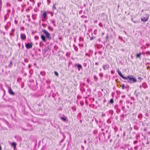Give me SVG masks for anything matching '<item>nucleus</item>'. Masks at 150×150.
Instances as JSON below:
<instances>
[{
	"instance_id": "obj_15",
	"label": "nucleus",
	"mask_w": 150,
	"mask_h": 150,
	"mask_svg": "<svg viewBox=\"0 0 150 150\" xmlns=\"http://www.w3.org/2000/svg\"><path fill=\"white\" fill-rule=\"evenodd\" d=\"M12 61H11L10 62V64L8 65V67H12Z\"/></svg>"
},
{
	"instance_id": "obj_32",
	"label": "nucleus",
	"mask_w": 150,
	"mask_h": 150,
	"mask_svg": "<svg viewBox=\"0 0 150 150\" xmlns=\"http://www.w3.org/2000/svg\"><path fill=\"white\" fill-rule=\"evenodd\" d=\"M6 6H11V5L10 3H6Z\"/></svg>"
},
{
	"instance_id": "obj_40",
	"label": "nucleus",
	"mask_w": 150,
	"mask_h": 150,
	"mask_svg": "<svg viewBox=\"0 0 150 150\" xmlns=\"http://www.w3.org/2000/svg\"><path fill=\"white\" fill-rule=\"evenodd\" d=\"M46 82L48 83H49L51 82V81L49 80H48L46 81Z\"/></svg>"
},
{
	"instance_id": "obj_50",
	"label": "nucleus",
	"mask_w": 150,
	"mask_h": 150,
	"mask_svg": "<svg viewBox=\"0 0 150 150\" xmlns=\"http://www.w3.org/2000/svg\"><path fill=\"white\" fill-rule=\"evenodd\" d=\"M85 55L86 56H90V55H89V54L88 53H86L85 54Z\"/></svg>"
},
{
	"instance_id": "obj_34",
	"label": "nucleus",
	"mask_w": 150,
	"mask_h": 150,
	"mask_svg": "<svg viewBox=\"0 0 150 150\" xmlns=\"http://www.w3.org/2000/svg\"><path fill=\"white\" fill-rule=\"evenodd\" d=\"M97 133V130H94L93 131V133L94 134H96Z\"/></svg>"
},
{
	"instance_id": "obj_46",
	"label": "nucleus",
	"mask_w": 150,
	"mask_h": 150,
	"mask_svg": "<svg viewBox=\"0 0 150 150\" xmlns=\"http://www.w3.org/2000/svg\"><path fill=\"white\" fill-rule=\"evenodd\" d=\"M98 53H99V54H100V55H101V54L102 53V52L101 51H98Z\"/></svg>"
},
{
	"instance_id": "obj_48",
	"label": "nucleus",
	"mask_w": 150,
	"mask_h": 150,
	"mask_svg": "<svg viewBox=\"0 0 150 150\" xmlns=\"http://www.w3.org/2000/svg\"><path fill=\"white\" fill-rule=\"evenodd\" d=\"M24 61L25 62H28V60L27 59H24Z\"/></svg>"
},
{
	"instance_id": "obj_30",
	"label": "nucleus",
	"mask_w": 150,
	"mask_h": 150,
	"mask_svg": "<svg viewBox=\"0 0 150 150\" xmlns=\"http://www.w3.org/2000/svg\"><path fill=\"white\" fill-rule=\"evenodd\" d=\"M99 76L101 77H103V73H100V74H99Z\"/></svg>"
},
{
	"instance_id": "obj_35",
	"label": "nucleus",
	"mask_w": 150,
	"mask_h": 150,
	"mask_svg": "<svg viewBox=\"0 0 150 150\" xmlns=\"http://www.w3.org/2000/svg\"><path fill=\"white\" fill-rule=\"evenodd\" d=\"M138 142L137 140L133 142L134 144H135L137 143Z\"/></svg>"
},
{
	"instance_id": "obj_11",
	"label": "nucleus",
	"mask_w": 150,
	"mask_h": 150,
	"mask_svg": "<svg viewBox=\"0 0 150 150\" xmlns=\"http://www.w3.org/2000/svg\"><path fill=\"white\" fill-rule=\"evenodd\" d=\"M47 16V14L46 12V11H44L43 12L42 16V17L45 19H46V17Z\"/></svg>"
},
{
	"instance_id": "obj_55",
	"label": "nucleus",
	"mask_w": 150,
	"mask_h": 150,
	"mask_svg": "<svg viewBox=\"0 0 150 150\" xmlns=\"http://www.w3.org/2000/svg\"><path fill=\"white\" fill-rule=\"evenodd\" d=\"M111 72L112 74H113L114 73V71H111Z\"/></svg>"
},
{
	"instance_id": "obj_1",
	"label": "nucleus",
	"mask_w": 150,
	"mask_h": 150,
	"mask_svg": "<svg viewBox=\"0 0 150 150\" xmlns=\"http://www.w3.org/2000/svg\"><path fill=\"white\" fill-rule=\"evenodd\" d=\"M42 32L45 35V36L43 34L41 35V38L43 42H45L47 41V39L49 40H50L52 39L50 34L46 30L43 29L42 30Z\"/></svg>"
},
{
	"instance_id": "obj_64",
	"label": "nucleus",
	"mask_w": 150,
	"mask_h": 150,
	"mask_svg": "<svg viewBox=\"0 0 150 150\" xmlns=\"http://www.w3.org/2000/svg\"><path fill=\"white\" fill-rule=\"evenodd\" d=\"M24 27H23L22 28V30H23L24 29Z\"/></svg>"
},
{
	"instance_id": "obj_24",
	"label": "nucleus",
	"mask_w": 150,
	"mask_h": 150,
	"mask_svg": "<svg viewBox=\"0 0 150 150\" xmlns=\"http://www.w3.org/2000/svg\"><path fill=\"white\" fill-rule=\"evenodd\" d=\"M83 38L82 37H80L79 40L80 41H83Z\"/></svg>"
},
{
	"instance_id": "obj_4",
	"label": "nucleus",
	"mask_w": 150,
	"mask_h": 150,
	"mask_svg": "<svg viewBox=\"0 0 150 150\" xmlns=\"http://www.w3.org/2000/svg\"><path fill=\"white\" fill-rule=\"evenodd\" d=\"M146 17H144L141 18V20L142 21L145 22L147 21L148 20L149 15L148 14H146Z\"/></svg>"
},
{
	"instance_id": "obj_26",
	"label": "nucleus",
	"mask_w": 150,
	"mask_h": 150,
	"mask_svg": "<svg viewBox=\"0 0 150 150\" xmlns=\"http://www.w3.org/2000/svg\"><path fill=\"white\" fill-rule=\"evenodd\" d=\"M53 9H56V7L55 5L54 4H53Z\"/></svg>"
},
{
	"instance_id": "obj_56",
	"label": "nucleus",
	"mask_w": 150,
	"mask_h": 150,
	"mask_svg": "<svg viewBox=\"0 0 150 150\" xmlns=\"http://www.w3.org/2000/svg\"><path fill=\"white\" fill-rule=\"evenodd\" d=\"M124 116V115H121V117H123Z\"/></svg>"
},
{
	"instance_id": "obj_28",
	"label": "nucleus",
	"mask_w": 150,
	"mask_h": 150,
	"mask_svg": "<svg viewBox=\"0 0 150 150\" xmlns=\"http://www.w3.org/2000/svg\"><path fill=\"white\" fill-rule=\"evenodd\" d=\"M138 148V146H137L134 147V148L135 150H137Z\"/></svg>"
},
{
	"instance_id": "obj_8",
	"label": "nucleus",
	"mask_w": 150,
	"mask_h": 150,
	"mask_svg": "<svg viewBox=\"0 0 150 150\" xmlns=\"http://www.w3.org/2000/svg\"><path fill=\"white\" fill-rule=\"evenodd\" d=\"M21 39L23 40H25L26 39V36L24 34L21 33L20 35Z\"/></svg>"
},
{
	"instance_id": "obj_63",
	"label": "nucleus",
	"mask_w": 150,
	"mask_h": 150,
	"mask_svg": "<svg viewBox=\"0 0 150 150\" xmlns=\"http://www.w3.org/2000/svg\"><path fill=\"white\" fill-rule=\"evenodd\" d=\"M33 15H32V17L33 18V19H35V18H34L33 17Z\"/></svg>"
},
{
	"instance_id": "obj_33",
	"label": "nucleus",
	"mask_w": 150,
	"mask_h": 150,
	"mask_svg": "<svg viewBox=\"0 0 150 150\" xmlns=\"http://www.w3.org/2000/svg\"><path fill=\"white\" fill-rule=\"evenodd\" d=\"M118 38H119V39L121 40V41H123V38H122L121 36H119Z\"/></svg>"
},
{
	"instance_id": "obj_16",
	"label": "nucleus",
	"mask_w": 150,
	"mask_h": 150,
	"mask_svg": "<svg viewBox=\"0 0 150 150\" xmlns=\"http://www.w3.org/2000/svg\"><path fill=\"white\" fill-rule=\"evenodd\" d=\"M141 55V53H139V54H137L136 55V57L137 58H139L140 57Z\"/></svg>"
},
{
	"instance_id": "obj_19",
	"label": "nucleus",
	"mask_w": 150,
	"mask_h": 150,
	"mask_svg": "<svg viewBox=\"0 0 150 150\" xmlns=\"http://www.w3.org/2000/svg\"><path fill=\"white\" fill-rule=\"evenodd\" d=\"M122 89H124L125 88H127V87L125 86L124 84H123L122 86Z\"/></svg>"
},
{
	"instance_id": "obj_7",
	"label": "nucleus",
	"mask_w": 150,
	"mask_h": 150,
	"mask_svg": "<svg viewBox=\"0 0 150 150\" xmlns=\"http://www.w3.org/2000/svg\"><path fill=\"white\" fill-rule=\"evenodd\" d=\"M120 150L121 149H123L124 150H129V147L127 145H125L122 147H120Z\"/></svg>"
},
{
	"instance_id": "obj_9",
	"label": "nucleus",
	"mask_w": 150,
	"mask_h": 150,
	"mask_svg": "<svg viewBox=\"0 0 150 150\" xmlns=\"http://www.w3.org/2000/svg\"><path fill=\"white\" fill-rule=\"evenodd\" d=\"M75 66L78 68V71H79L81 69H82V67L81 64H76Z\"/></svg>"
},
{
	"instance_id": "obj_31",
	"label": "nucleus",
	"mask_w": 150,
	"mask_h": 150,
	"mask_svg": "<svg viewBox=\"0 0 150 150\" xmlns=\"http://www.w3.org/2000/svg\"><path fill=\"white\" fill-rule=\"evenodd\" d=\"M145 116L146 117H148L149 116V113H146L145 114Z\"/></svg>"
},
{
	"instance_id": "obj_27",
	"label": "nucleus",
	"mask_w": 150,
	"mask_h": 150,
	"mask_svg": "<svg viewBox=\"0 0 150 150\" xmlns=\"http://www.w3.org/2000/svg\"><path fill=\"white\" fill-rule=\"evenodd\" d=\"M2 90L4 92V94L3 95V96H4L5 95V90L3 88H2Z\"/></svg>"
},
{
	"instance_id": "obj_38",
	"label": "nucleus",
	"mask_w": 150,
	"mask_h": 150,
	"mask_svg": "<svg viewBox=\"0 0 150 150\" xmlns=\"http://www.w3.org/2000/svg\"><path fill=\"white\" fill-rule=\"evenodd\" d=\"M81 148L82 149V150H84V146L82 145L81 146Z\"/></svg>"
},
{
	"instance_id": "obj_45",
	"label": "nucleus",
	"mask_w": 150,
	"mask_h": 150,
	"mask_svg": "<svg viewBox=\"0 0 150 150\" xmlns=\"http://www.w3.org/2000/svg\"><path fill=\"white\" fill-rule=\"evenodd\" d=\"M7 18L6 17V15L4 16V21H5L7 19Z\"/></svg>"
},
{
	"instance_id": "obj_14",
	"label": "nucleus",
	"mask_w": 150,
	"mask_h": 150,
	"mask_svg": "<svg viewBox=\"0 0 150 150\" xmlns=\"http://www.w3.org/2000/svg\"><path fill=\"white\" fill-rule=\"evenodd\" d=\"M73 46L74 47V49L76 51H77L78 50V47L76 46H75L74 45Z\"/></svg>"
},
{
	"instance_id": "obj_13",
	"label": "nucleus",
	"mask_w": 150,
	"mask_h": 150,
	"mask_svg": "<svg viewBox=\"0 0 150 150\" xmlns=\"http://www.w3.org/2000/svg\"><path fill=\"white\" fill-rule=\"evenodd\" d=\"M61 119L63 121H64V122H65L66 121L67 118L66 117H61Z\"/></svg>"
},
{
	"instance_id": "obj_6",
	"label": "nucleus",
	"mask_w": 150,
	"mask_h": 150,
	"mask_svg": "<svg viewBox=\"0 0 150 150\" xmlns=\"http://www.w3.org/2000/svg\"><path fill=\"white\" fill-rule=\"evenodd\" d=\"M117 72L119 74V75L122 77V79H127V77L124 76L122 74L121 72L119 70V69H118Z\"/></svg>"
},
{
	"instance_id": "obj_25",
	"label": "nucleus",
	"mask_w": 150,
	"mask_h": 150,
	"mask_svg": "<svg viewBox=\"0 0 150 150\" xmlns=\"http://www.w3.org/2000/svg\"><path fill=\"white\" fill-rule=\"evenodd\" d=\"M95 38V37L93 36L91 37L90 38V40H93Z\"/></svg>"
},
{
	"instance_id": "obj_44",
	"label": "nucleus",
	"mask_w": 150,
	"mask_h": 150,
	"mask_svg": "<svg viewBox=\"0 0 150 150\" xmlns=\"http://www.w3.org/2000/svg\"><path fill=\"white\" fill-rule=\"evenodd\" d=\"M10 36H11V35L14 36V35H13V33H10Z\"/></svg>"
},
{
	"instance_id": "obj_5",
	"label": "nucleus",
	"mask_w": 150,
	"mask_h": 150,
	"mask_svg": "<svg viewBox=\"0 0 150 150\" xmlns=\"http://www.w3.org/2000/svg\"><path fill=\"white\" fill-rule=\"evenodd\" d=\"M8 93L11 95L14 96L15 94V93L13 91L11 88L10 87H8Z\"/></svg>"
},
{
	"instance_id": "obj_3",
	"label": "nucleus",
	"mask_w": 150,
	"mask_h": 150,
	"mask_svg": "<svg viewBox=\"0 0 150 150\" xmlns=\"http://www.w3.org/2000/svg\"><path fill=\"white\" fill-rule=\"evenodd\" d=\"M25 47L28 49H30L32 47L33 43L32 42L28 43H25Z\"/></svg>"
},
{
	"instance_id": "obj_43",
	"label": "nucleus",
	"mask_w": 150,
	"mask_h": 150,
	"mask_svg": "<svg viewBox=\"0 0 150 150\" xmlns=\"http://www.w3.org/2000/svg\"><path fill=\"white\" fill-rule=\"evenodd\" d=\"M99 25L100 26V27H102L103 26V25L101 23H99Z\"/></svg>"
},
{
	"instance_id": "obj_61",
	"label": "nucleus",
	"mask_w": 150,
	"mask_h": 150,
	"mask_svg": "<svg viewBox=\"0 0 150 150\" xmlns=\"http://www.w3.org/2000/svg\"><path fill=\"white\" fill-rule=\"evenodd\" d=\"M64 139H62V140L60 142H63V141L64 140Z\"/></svg>"
},
{
	"instance_id": "obj_47",
	"label": "nucleus",
	"mask_w": 150,
	"mask_h": 150,
	"mask_svg": "<svg viewBox=\"0 0 150 150\" xmlns=\"http://www.w3.org/2000/svg\"><path fill=\"white\" fill-rule=\"evenodd\" d=\"M15 30L14 29H13L11 30V32L13 33V32L15 31Z\"/></svg>"
},
{
	"instance_id": "obj_12",
	"label": "nucleus",
	"mask_w": 150,
	"mask_h": 150,
	"mask_svg": "<svg viewBox=\"0 0 150 150\" xmlns=\"http://www.w3.org/2000/svg\"><path fill=\"white\" fill-rule=\"evenodd\" d=\"M17 144L14 142H13L12 143V145L13 147L14 150H15V148H16V147Z\"/></svg>"
},
{
	"instance_id": "obj_17",
	"label": "nucleus",
	"mask_w": 150,
	"mask_h": 150,
	"mask_svg": "<svg viewBox=\"0 0 150 150\" xmlns=\"http://www.w3.org/2000/svg\"><path fill=\"white\" fill-rule=\"evenodd\" d=\"M109 112L110 114L112 115L114 113V111L113 110H109Z\"/></svg>"
},
{
	"instance_id": "obj_37",
	"label": "nucleus",
	"mask_w": 150,
	"mask_h": 150,
	"mask_svg": "<svg viewBox=\"0 0 150 150\" xmlns=\"http://www.w3.org/2000/svg\"><path fill=\"white\" fill-rule=\"evenodd\" d=\"M146 54H148L149 55H150V52L149 51H147L146 52Z\"/></svg>"
},
{
	"instance_id": "obj_59",
	"label": "nucleus",
	"mask_w": 150,
	"mask_h": 150,
	"mask_svg": "<svg viewBox=\"0 0 150 150\" xmlns=\"http://www.w3.org/2000/svg\"><path fill=\"white\" fill-rule=\"evenodd\" d=\"M74 41L75 42H76V38H74Z\"/></svg>"
},
{
	"instance_id": "obj_62",
	"label": "nucleus",
	"mask_w": 150,
	"mask_h": 150,
	"mask_svg": "<svg viewBox=\"0 0 150 150\" xmlns=\"http://www.w3.org/2000/svg\"><path fill=\"white\" fill-rule=\"evenodd\" d=\"M125 108V107H122V110H124V109Z\"/></svg>"
},
{
	"instance_id": "obj_36",
	"label": "nucleus",
	"mask_w": 150,
	"mask_h": 150,
	"mask_svg": "<svg viewBox=\"0 0 150 150\" xmlns=\"http://www.w3.org/2000/svg\"><path fill=\"white\" fill-rule=\"evenodd\" d=\"M94 79H95L96 80H97V79H98V78L95 75H94Z\"/></svg>"
},
{
	"instance_id": "obj_60",
	"label": "nucleus",
	"mask_w": 150,
	"mask_h": 150,
	"mask_svg": "<svg viewBox=\"0 0 150 150\" xmlns=\"http://www.w3.org/2000/svg\"><path fill=\"white\" fill-rule=\"evenodd\" d=\"M23 48H24V46H23V44H22V49H23Z\"/></svg>"
},
{
	"instance_id": "obj_58",
	"label": "nucleus",
	"mask_w": 150,
	"mask_h": 150,
	"mask_svg": "<svg viewBox=\"0 0 150 150\" xmlns=\"http://www.w3.org/2000/svg\"><path fill=\"white\" fill-rule=\"evenodd\" d=\"M133 22L134 23H137V21H133Z\"/></svg>"
},
{
	"instance_id": "obj_21",
	"label": "nucleus",
	"mask_w": 150,
	"mask_h": 150,
	"mask_svg": "<svg viewBox=\"0 0 150 150\" xmlns=\"http://www.w3.org/2000/svg\"><path fill=\"white\" fill-rule=\"evenodd\" d=\"M54 74L56 76L58 77L59 76V74L56 71H54Z\"/></svg>"
},
{
	"instance_id": "obj_51",
	"label": "nucleus",
	"mask_w": 150,
	"mask_h": 150,
	"mask_svg": "<svg viewBox=\"0 0 150 150\" xmlns=\"http://www.w3.org/2000/svg\"><path fill=\"white\" fill-rule=\"evenodd\" d=\"M7 11L8 13H9L11 11V10L10 9H8L7 10Z\"/></svg>"
},
{
	"instance_id": "obj_29",
	"label": "nucleus",
	"mask_w": 150,
	"mask_h": 150,
	"mask_svg": "<svg viewBox=\"0 0 150 150\" xmlns=\"http://www.w3.org/2000/svg\"><path fill=\"white\" fill-rule=\"evenodd\" d=\"M35 39L36 40H38L39 39V37L38 36H36L34 37Z\"/></svg>"
},
{
	"instance_id": "obj_49",
	"label": "nucleus",
	"mask_w": 150,
	"mask_h": 150,
	"mask_svg": "<svg viewBox=\"0 0 150 150\" xmlns=\"http://www.w3.org/2000/svg\"><path fill=\"white\" fill-rule=\"evenodd\" d=\"M18 45L19 46V48H20V46H21V45H20V43H18Z\"/></svg>"
},
{
	"instance_id": "obj_20",
	"label": "nucleus",
	"mask_w": 150,
	"mask_h": 150,
	"mask_svg": "<svg viewBox=\"0 0 150 150\" xmlns=\"http://www.w3.org/2000/svg\"><path fill=\"white\" fill-rule=\"evenodd\" d=\"M50 21L51 23L53 24L54 25L56 26V25H54L55 23V21L54 20H50Z\"/></svg>"
},
{
	"instance_id": "obj_52",
	"label": "nucleus",
	"mask_w": 150,
	"mask_h": 150,
	"mask_svg": "<svg viewBox=\"0 0 150 150\" xmlns=\"http://www.w3.org/2000/svg\"><path fill=\"white\" fill-rule=\"evenodd\" d=\"M98 64H98V62H96V63H95V64L96 65H98Z\"/></svg>"
},
{
	"instance_id": "obj_41",
	"label": "nucleus",
	"mask_w": 150,
	"mask_h": 150,
	"mask_svg": "<svg viewBox=\"0 0 150 150\" xmlns=\"http://www.w3.org/2000/svg\"><path fill=\"white\" fill-rule=\"evenodd\" d=\"M77 116H79V117H81V113H79L78 115H77Z\"/></svg>"
},
{
	"instance_id": "obj_18",
	"label": "nucleus",
	"mask_w": 150,
	"mask_h": 150,
	"mask_svg": "<svg viewBox=\"0 0 150 150\" xmlns=\"http://www.w3.org/2000/svg\"><path fill=\"white\" fill-rule=\"evenodd\" d=\"M109 103L110 102V103H111V104H112L113 103L114 100H113V99L112 98V99H110V101H109Z\"/></svg>"
},
{
	"instance_id": "obj_54",
	"label": "nucleus",
	"mask_w": 150,
	"mask_h": 150,
	"mask_svg": "<svg viewBox=\"0 0 150 150\" xmlns=\"http://www.w3.org/2000/svg\"><path fill=\"white\" fill-rule=\"evenodd\" d=\"M111 136L110 134H109L108 137V138L109 139L110 138V137Z\"/></svg>"
},
{
	"instance_id": "obj_39",
	"label": "nucleus",
	"mask_w": 150,
	"mask_h": 150,
	"mask_svg": "<svg viewBox=\"0 0 150 150\" xmlns=\"http://www.w3.org/2000/svg\"><path fill=\"white\" fill-rule=\"evenodd\" d=\"M136 92V91H135V92H134V94L137 97L138 96V93H137Z\"/></svg>"
},
{
	"instance_id": "obj_10",
	"label": "nucleus",
	"mask_w": 150,
	"mask_h": 150,
	"mask_svg": "<svg viewBox=\"0 0 150 150\" xmlns=\"http://www.w3.org/2000/svg\"><path fill=\"white\" fill-rule=\"evenodd\" d=\"M110 66L108 64L103 65V68L104 70H107L109 69Z\"/></svg>"
},
{
	"instance_id": "obj_22",
	"label": "nucleus",
	"mask_w": 150,
	"mask_h": 150,
	"mask_svg": "<svg viewBox=\"0 0 150 150\" xmlns=\"http://www.w3.org/2000/svg\"><path fill=\"white\" fill-rule=\"evenodd\" d=\"M142 115L141 114H140L138 115V117L139 118L142 119Z\"/></svg>"
},
{
	"instance_id": "obj_57",
	"label": "nucleus",
	"mask_w": 150,
	"mask_h": 150,
	"mask_svg": "<svg viewBox=\"0 0 150 150\" xmlns=\"http://www.w3.org/2000/svg\"><path fill=\"white\" fill-rule=\"evenodd\" d=\"M84 143L85 144H86V140H85L84 141Z\"/></svg>"
},
{
	"instance_id": "obj_2",
	"label": "nucleus",
	"mask_w": 150,
	"mask_h": 150,
	"mask_svg": "<svg viewBox=\"0 0 150 150\" xmlns=\"http://www.w3.org/2000/svg\"><path fill=\"white\" fill-rule=\"evenodd\" d=\"M127 81H125V82L129 83H133L137 81V80L135 77L133 76L132 75H129L127 77Z\"/></svg>"
},
{
	"instance_id": "obj_42",
	"label": "nucleus",
	"mask_w": 150,
	"mask_h": 150,
	"mask_svg": "<svg viewBox=\"0 0 150 150\" xmlns=\"http://www.w3.org/2000/svg\"><path fill=\"white\" fill-rule=\"evenodd\" d=\"M138 79H140L141 80H142L143 79V78L141 77H139L138 78Z\"/></svg>"
},
{
	"instance_id": "obj_53",
	"label": "nucleus",
	"mask_w": 150,
	"mask_h": 150,
	"mask_svg": "<svg viewBox=\"0 0 150 150\" xmlns=\"http://www.w3.org/2000/svg\"><path fill=\"white\" fill-rule=\"evenodd\" d=\"M95 121H96V123H97V124H98V121L96 120V119H95Z\"/></svg>"
},
{
	"instance_id": "obj_23",
	"label": "nucleus",
	"mask_w": 150,
	"mask_h": 150,
	"mask_svg": "<svg viewBox=\"0 0 150 150\" xmlns=\"http://www.w3.org/2000/svg\"><path fill=\"white\" fill-rule=\"evenodd\" d=\"M2 6V1L1 0L0 1V10H1Z\"/></svg>"
}]
</instances>
